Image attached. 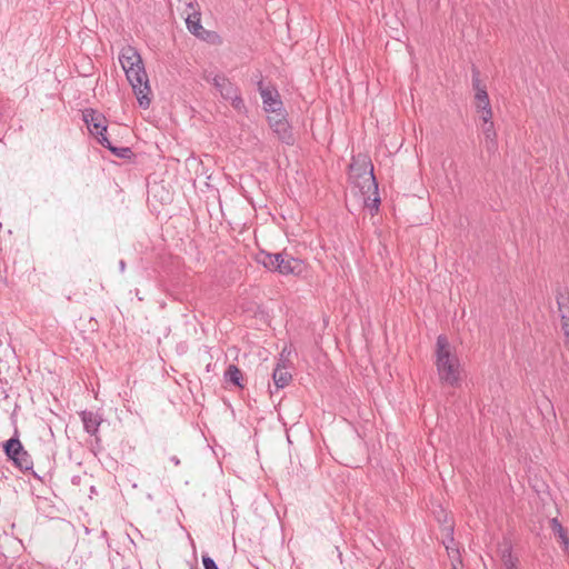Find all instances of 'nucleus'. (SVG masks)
<instances>
[{"instance_id":"f257e3e1","label":"nucleus","mask_w":569,"mask_h":569,"mask_svg":"<svg viewBox=\"0 0 569 569\" xmlns=\"http://www.w3.org/2000/svg\"><path fill=\"white\" fill-rule=\"evenodd\" d=\"M119 61L126 73L127 80L132 87L139 106L143 109L149 108L151 102L149 93L151 90L140 53L134 47L126 46L120 50Z\"/></svg>"},{"instance_id":"f03ea898","label":"nucleus","mask_w":569,"mask_h":569,"mask_svg":"<svg viewBox=\"0 0 569 569\" xmlns=\"http://www.w3.org/2000/svg\"><path fill=\"white\" fill-rule=\"evenodd\" d=\"M436 347V367L440 381L451 387L457 386L460 381V363L448 338L439 335Z\"/></svg>"},{"instance_id":"7ed1b4c3","label":"nucleus","mask_w":569,"mask_h":569,"mask_svg":"<svg viewBox=\"0 0 569 569\" xmlns=\"http://www.w3.org/2000/svg\"><path fill=\"white\" fill-rule=\"evenodd\" d=\"M349 179L362 194L377 193L378 183L373 174V164L367 154L358 153L352 157L349 166Z\"/></svg>"},{"instance_id":"20e7f679","label":"nucleus","mask_w":569,"mask_h":569,"mask_svg":"<svg viewBox=\"0 0 569 569\" xmlns=\"http://www.w3.org/2000/svg\"><path fill=\"white\" fill-rule=\"evenodd\" d=\"M258 263H261L266 269L273 272H279L280 274L288 276L295 274L299 276L305 270V263L302 260L293 258L286 251L269 253L266 251H260L256 258Z\"/></svg>"},{"instance_id":"39448f33","label":"nucleus","mask_w":569,"mask_h":569,"mask_svg":"<svg viewBox=\"0 0 569 569\" xmlns=\"http://www.w3.org/2000/svg\"><path fill=\"white\" fill-rule=\"evenodd\" d=\"M17 431L13 437L3 442V452L9 461L22 472H30L32 477L42 481V478L33 470V461L30 453L24 449L21 441L17 436Z\"/></svg>"},{"instance_id":"423d86ee","label":"nucleus","mask_w":569,"mask_h":569,"mask_svg":"<svg viewBox=\"0 0 569 569\" xmlns=\"http://www.w3.org/2000/svg\"><path fill=\"white\" fill-rule=\"evenodd\" d=\"M200 17V12L196 10L192 13H189L186 19L187 29L197 38L208 42H213V40L218 38V34L214 31L206 30L201 26Z\"/></svg>"},{"instance_id":"0eeeda50","label":"nucleus","mask_w":569,"mask_h":569,"mask_svg":"<svg viewBox=\"0 0 569 569\" xmlns=\"http://www.w3.org/2000/svg\"><path fill=\"white\" fill-rule=\"evenodd\" d=\"M82 119L86 122L91 134H102L107 132L106 117L92 108H87L82 111Z\"/></svg>"},{"instance_id":"6e6552de","label":"nucleus","mask_w":569,"mask_h":569,"mask_svg":"<svg viewBox=\"0 0 569 569\" xmlns=\"http://www.w3.org/2000/svg\"><path fill=\"white\" fill-rule=\"evenodd\" d=\"M81 421L83 423V429L87 433L94 437L96 443L100 442L99 437V427L102 423L103 419L101 415L98 412H93L90 410H82L79 412Z\"/></svg>"},{"instance_id":"1a4fd4ad","label":"nucleus","mask_w":569,"mask_h":569,"mask_svg":"<svg viewBox=\"0 0 569 569\" xmlns=\"http://www.w3.org/2000/svg\"><path fill=\"white\" fill-rule=\"evenodd\" d=\"M258 86L266 112H273L276 110L282 109L283 103L277 89L262 88V81H259Z\"/></svg>"},{"instance_id":"9d476101","label":"nucleus","mask_w":569,"mask_h":569,"mask_svg":"<svg viewBox=\"0 0 569 569\" xmlns=\"http://www.w3.org/2000/svg\"><path fill=\"white\" fill-rule=\"evenodd\" d=\"M271 129L281 142L288 146H292L295 143L296 139L292 132V128L287 119L281 122L274 121V124Z\"/></svg>"},{"instance_id":"9b49d317","label":"nucleus","mask_w":569,"mask_h":569,"mask_svg":"<svg viewBox=\"0 0 569 569\" xmlns=\"http://www.w3.org/2000/svg\"><path fill=\"white\" fill-rule=\"evenodd\" d=\"M213 86L219 91L221 97L226 100L232 98V96L239 91L238 87L234 86L228 78L224 76H216L213 78Z\"/></svg>"},{"instance_id":"f8f14e48","label":"nucleus","mask_w":569,"mask_h":569,"mask_svg":"<svg viewBox=\"0 0 569 569\" xmlns=\"http://www.w3.org/2000/svg\"><path fill=\"white\" fill-rule=\"evenodd\" d=\"M272 379L277 389H282L289 385L292 376L289 371H287L284 365L279 362L273 370Z\"/></svg>"},{"instance_id":"ddd939ff","label":"nucleus","mask_w":569,"mask_h":569,"mask_svg":"<svg viewBox=\"0 0 569 569\" xmlns=\"http://www.w3.org/2000/svg\"><path fill=\"white\" fill-rule=\"evenodd\" d=\"M224 379L227 382H230L240 389L244 387L242 371L236 365L228 366L224 371Z\"/></svg>"},{"instance_id":"4468645a","label":"nucleus","mask_w":569,"mask_h":569,"mask_svg":"<svg viewBox=\"0 0 569 569\" xmlns=\"http://www.w3.org/2000/svg\"><path fill=\"white\" fill-rule=\"evenodd\" d=\"M472 88L476 91L475 100L489 99L486 86L481 84L480 71L477 67H472Z\"/></svg>"},{"instance_id":"2eb2a0df","label":"nucleus","mask_w":569,"mask_h":569,"mask_svg":"<svg viewBox=\"0 0 569 569\" xmlns=\"http://www.w3.org/2000/svg\"><path fill=\"white\" fill-rule=\"evenodd\" d=\"M482 132L486 138V146L488 151H495L497 144V133L493 123L482 124Z\"/></svg>"},{"instance_id":"dca6fc26","label":"nucleus","mask_w":569,"mask_h":569,"mask_svg":"<svg viewBox=\"0 0 569 569\" xmlns=\"http://www.w3.org/2000/svg\"><path fill=\"white\" fill-rule=\"evenodd\" d=\"M556 301L559 315H569V290L566 288L557 290Z\"/></svg>"},{"instance_id":"f3484780","label":"nucleus","mask_w":569,"mask_h":569,"mask_svg":"<svg viewBox=\"0 0 569 569\" xmlns=\"http://www.w3.org/2000/svg\"><path fill=\"white\" fill-rule=\"evenodd\" d=\"M501 560L505 569H517L518 559L512 557L511 547L508 546L501 551Z\"/></svg>"},{"instance_id":"a211bd4d","label":"nucleus","mask_w":569,"mask_h":569,"mask_svg":"<svg viewBox=\"0 0 569 569\" xmlns=\"http://www.w3.org/2000/svg\"><path fill=\"white\" fill-rule=\"evenodd\" d=\"M550 528L553 531V533L559 538V540H562L566 537H568L566 529L562 527L558 518H552L550 520Z\"/></svg>"},{"instance_id":"6ab92c4d","label":"nucleus","mask_w":569,"mask_h":569,"mask_svg":"<svg viewBox=\"0 0 569 569\" xmlns=\"http://www.w3.org/2000/svg\"><path fill=\"white\" fill-rule=\"evenodd\" d=\"M110 151L120 159H130L133 156V152L129 147L112 146Z\"/></svg>"},{"instance_id":"aec40b11","label":"nucleus","mask_w":569,"mask_h":569,"mask_svg":"<svg viewBox=\"0 0 569 569\" xmlns=\"http://www.w3.org/2000/svg\"><path fill=\"white\" fill-rule=\"evenodd\" d=\"M268 113H269L268 122H269L270 128L273 127L274 121L281 122L284 119H287V113H286V110L283 108L279 109V110H276L273 112H268Z\"/></svg>"},{"instance_id":"412c9836","label":"nucleus","mask_w":569,"mask_h":569,"mask_svg":"<svg viewBox=\"0 0 569 569\" xmlns=\"http://www.w3.org/2000/svg\"><path fill=\"white\" fill-rule=\"evenodd\" d=\"M228 100L231 101V104L232 107L239 111V112H243L246 111V104H244V101L243 99L241 98V94H240V91H237L232 98H229Z\"/></svg>"},{"instance_id":"4be33fe9","label":"nucleus","mask_w":569,"mask_h":569,"mask_svg":"<svg viewBox=\"0 0 569 569\" xmlns=\"http://www.w3.org/2000/svg\"><path fill=\"white\" fill-rule=\"evenodd\" d=\"M477 112L481 114V119L483 121V124L493 123L492 122V109L491 107H488L486 109H480Z\"/></svg>"},{"instance_id":"5701e85b","label":"nucleus","mask_w":569,"mask_h":569,"mask_svg":"<svg viewBox=\"0 0 569 569\" xmlns=\"http://www.w3.org/2000/svg\"><path fill=\"white\" fill-rule=\"evenodd\" d=\"M202 565L204 569H219L216 561L208 555L202 556Z\"/></svg>"},{"instance_id":"b1692460","label":"nucleus","mask_w":569,"mask_h":569,"mask_svg":"<svg viewBox=\"0 0 569 569\" xmlns=\"http://www.w3.org/2000/svg\"><path fill=\"white\" fill-rule=\"evenodd\" d=\"M97 139H98V142L107 148L108 150H110V148L113 146L111 143V141L108 139V137L106 136V132H102V134H96Z\"/></svg>"},{"instance_id":"393cba45","label":"nucleus","mask_w":569,"mask_h":569,"mask_svg":"<svg viewBox=\"0 0 569 569\" xmlns=\"http://www.w3.org/2000/svg\"><path fill=\"white\" fill-rule=\"evenodd\" d=\"M375 194V198L371 200V203L367 202L366 201V206L371 210V211H378L379 209V204H380V198L378 197V192L377 193H373ZM373 214V212H371Z\"/></svg>"},{"instance_id":"a878e982","label":"nucleus","mask_w":569,"mask_h":569,"mask_svg":"<svg viewBox=\"0 0 569 569\" xmlns=\"http://www.w3.org/2000/svg\"><path fill=\"white\" fill-rule=\"evenodd\" d=\"M560 320L563 335L569 333V315H560Z\"/></svg>"},{"instance_id":"bb28decb","label":"nucleus","mask_w":569,"mask_h":569,"mask_svg":"<svg viewBox=\"0 0 569 569\" xmlns=\"http://www.w3.org/2000/svg\"><path fill=\"white\" fill-rule=\"evenodd\" d=\"M475 107H476L477 111L480 109H486L488 107H491L490 99L475 100Z\"/></svg>"},{"instance_id":"cd10ccee","label":"nucleus","mask_w":569,"mask_h":569,"mask_svg":"<svg viewBox=\"0 0 569 569\" xmlns=\"http://www.w3.org/2000/svg\"><path fill=\"white\" fill-rule=\"evenodd\" d=\"M447 530V539L450 540L451 543H453V526L450 525L449 527L446 528Z\"/></svg>"},{"instance_id":"c85d7f7f","label":"nucleus","mask_w":569,"mask_h":569,"mask_svg":"<svg viewBox=\"0 0 569 569\" xmlns=\"http://www.w3.org/2000/svg\"><path fill=\"white\" fill-rule=\"evenodd\" d=\"M560 542L562 543L563 546V550L565 551H569V538L566 537L565 539L560 540Z\"/></svg>"},{"instance_id":"c756f323","label":"nucleus","mask_w":569,"mask_h":569,"mask_svg":"<svg viewBox=\"0 0 569 569\" xmlns=\"http://www.w3.org/2000/svg\"><path fill=\"white\" fill-rule=\"evenodd\" d=\"M170 461L173 462L174 466L180 465V459L177 456L170 457Z\"/></svg>"},{"instance_id":"7c9ffc66","label":"nucleus","mask_w":569,"mask_h":569,"mask_svg":"<svg viewBox=\"0 0 569 569\" xmlns=\"http://www.w3.org/2000/svg\"><path fill=\"white\" fill-rule=\"evenodd\" d=\"M119 268H120V270H121L122 272L124 271V269H126V262H124L123 260H120V262H119Z\"/></svg>"},{"instance_id":"2f4dec72","label":"nucleus","mask_w":569,"mask_h":569,"mask_svg":"<svg viewBox=\"0 0 569 569\" xmlns=\"http://www.w3.org/2000/svg\"><path fill=\"white\" fill-rule=\"evenodd\" d=\"M443 545L446 546L447 551H449L450 550L449 545L446 541H443Z\"/></svg>"},{"instance_id":"473e14b6","label":"nucleus","mask_w":569,"mask_h":569,"mask_svg":"<svg viewBox=\"0 0 569 569\" xmlns=\"http://www.w3.org/2000/svg\"><path fill=\"white\" fill-rule=\"evenodd\" d=\"M188 7H190V8H192V9H193V2H192V1H190V2L188 3Z\"/></svg>"}]
</instances>
